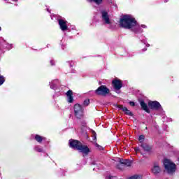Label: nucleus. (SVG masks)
Listing matches in <instances>:
<instances>
[{
    "mask_svg": "<svg viewBox=\"0 0 179 179\" xmlns=\"http://www.w3.org/2000/svg\"><path fill=\"white\" fill-rule=\"evenodd\" d=\"M119 25L123 29L131 30V31H134L136 34L143 33V29H146L147 27L145 24L139 25L136 20H135V17L131 15H123L119 21Z\"/></svg>",
    "mask_w": 179,
    "mask_h": 179,
    "instance_id": "f257e3e1",
    "label": "nucleus"
},
{
    "mask_svg": "<svg viewBox=\"0 0 179 179\" xmlns=\"http://www.w3.org/2000/svg\"><path fill=\"white\" fill-rule=\"evenodd\" d=\"M69 145L70 148L77 149V150H79V152H81V153H83V155H89V152H90L89 147L82 144L80 141L76 140H70Z\"/></svg>",
    "mask_w": 179,
    "mask_h": 179,
    "instance_id": "f03ea898",
    "label": "nucleus"
},
{
    "mask_svg": "<svg viewBox=\"0 0 179 179\" xmlns=\"http://www.w3.org/2000/svg\"><path fill=\"white\" fill-rule=\"evenodd\" d=\"M164 169L168 174H173L176 173V164L173 163L171 160L165 159L164 160Z\"/></svg>",
    "mask_w": 179,
    "mask_h": 179,
    "instance_id": "7ed1b4c3",
    "label": "nucleus"
},
{
    "mask_svg": "<svg viewBox=\"0 0 179 179\" xmlns=\"http://www.w3.org/2000/svg\"><path fill=\"white\" fill-rule=\"evenodd\" d=\"M74 114L78 120L83 117V107L79 104L74 106Z\"/></svg>",
    "mask_w": 179,
    "mask_h": 179,
    "instance_id": "20e7f679",
    "label": "nucleus"
},
{
    "mask_svg": "<svg viewBox=\"0 0 179 179\" xmlns=\"http://www.w3.org/2000/svg\"><path fill=\"white\" fill-rule=\"evenodd\" d=\"M95 93L98 94V96H107L108 93H110V90L106 87V85H101L98 89L95 91Z\"/></svg>",
    "mask_w": 179,
    "mask_h": 179,
    "instance_id": "39448f33",
    "label": "nucleus"
},
{
    "mask_svg": "<svg viewBox=\"0 0 179 179\" xmlns=\"http://www.w3.org/2000/svg\"><path fill=\"white\" fill-rule=\"evenodd\" d=\"M132 166V162L128 159H120L119 164L117 165V169L122 170L125 167H131Z\"/></svg>",
    "mask_w": 179,
    "mask_h": 179,
    "instance_id": "423d86ee",
    "label": "nucleus"
},
{
    "mask_svg": "<svg viewBox=\"0 0 179 179\" xmlns=\"http://www.w3.org/2000/svg\"><path fill=\"white\" fill-rule=\"evenodd\" d=\"M102 20L105 24H113V20L110 19V15L107 11H102Z\"/></svg>",
    "mask_w": 179,
    "mask_h": 179,
    "instance_id": "0eeeda50",
    "label": "nucleus"
},
{
    "mask_svg": "<svg viewBox=\"0 0 179 179\" xmlns=\"http://www.w3.org/2000/svg\"><path fill=\"white\" fill-rule=\"evenodd\" d=\"M13 48L12 44L6 43V41L3 40V38H0V50H3L6 48L7 50H10Z\"/></svg>",
    "mask_w": 179,
    "mask_h": 179,
    "instance_id": "6e6552de",
    "label": "nucleus"
},
{
    "mask_svg": "<svg viewBox=\"0 0 179 179\" xmlns=\"http://www.w3.org/2000/svg\"><path fill=\"white\" fill-rule=\"evenodd\" d=\"M148 106L150 108H152V110H162V105L157 101H149Z\"/></svg>",
    "mask_w": 179,
    "mask_h": 179,
    "instance_id": "1a4fd4ad",
    "label": "nucleus"
},
{
    "mask_svg": "<svg viewBox=\"0 0 179 179\" xmlns=\"http://www.w3.org/2000/svg\"><path fill=\"white\" fill-rule=\"evenodd\" d=\"M112 84L113 85L115 90H116L117 92H118V90H120L121 87H122V82H121L120 80H118V79L113 80L112 81Z\"/></svg>",
    "mask_w": 179,
    "mask_h": 179,
    "instance_id": "9d476101",
    "label": "nucleus"
},
{
    "mask_svg": "<svg viewBox=\"0 0 179 179\" xmlns=\"http://www.w3.org/2000/svg\"><path fill=\"white\" fill-rule=\"evenodd\" d=\"M151 172L155 175L161 173L162 168H160V165H159L157 163H155L151 168Z\"/></svg>",
    "mask_w": 179,
    "mask_h": 179,
    "instance_id": "9b49d317",
    "label": "nucleus"
},
{
    "mask_svg": "<svg viewBox=\"0 0 179 179\" xmlns=\"http://www.w3.org/2000/svg\"><path fill=\"white\" fill-rule=\"evenodd\" d=\"M68 22L64 20H59V25L62 31L68 30Z\"/></svg>",
    "mask_w": 179,
    "mask_h": 179,
    "instance_id": "f8f14e48",
    "label": "nucleus"
},
{
    "mask_svg": "<svg viewBox=\"0 0 179 179\" xmlns=\"http://www.w3.org/2000/svg\"><path fill=\"white\" fill-rule=\"evenodd\" d=\"M118 108H120V110H122L123 112L125 113V114H127V115L132 116V112H131V110H128V108H127V107L122 106V105H119Z\"/></svg>",
    "mask_w": 179,
    "mask_h": 179,
    "instance_id": "ddd939ff",
    "label": "nucleus"
},
{
    "mask_svg": "<svg viewBox=\"0 0 179 179\" xmlns=\"http://www.w3.org/2000/svg\"><path fill=\"white\" fill-rule=\"evenodd\" d=\"M141 106L143 108V110H144V111H145L146 113H150V110H149V108H148V104H146V103H145V101H141L140 102Z\"/></svg>",
    "mask_w": 179,
    "mask_h": 179,
    "instance_id": "4468645a",
    "label": "nucleus"
},
{
    "mask_svg": "<svg viewBox=\"0 0 179 179\" xmlns=\"http://www.w3.org/2000/svg\"><path fill=\"white\" fill-rule=\"evenodd\" d=\"M67 100L69 103H72L73 101V97L72 96V90H69L66 92Z\"/></svg>",
    "mask_w": 179,
    "mask_h": 179,
    "instance_id": "2eb2a0df",
    "label": "nucleus"
},
{
    "mask_svg": "<svg viewBox=\"0 0 179 179\" xmlns=\"http://www.w3.org/2000/svg\"><path fill=\"white\" fill-rule=\"evenodd\" d=\"M34 139L36 140V142H38V143H41V142H43V141H44V139H45V138H44L38 134H36L34 136Z\"/></svg>",
    "mask_w": 179,
    "mask_h": 179,
    "instance_id": "dca6fc26",
    "label": "nucleus"
},
{
    "mask_svg": "<svg viewBox=\"0 0 179 179\" xmlns=\"http://www.w3.org/2000/svg\"><path fill=\"white\" fill-rule=\"evenodd\" d=\"M141 147L146 152H149V150H150L152 149V147H150L149 145H148L146 143L141 144Z\"/></svg>",
    "mask_w": 179,
    "mask_h": 179,
    "instance_id": "f3484780",
    "label": "nucleus"
},
{
    "mask_svg": "<svg viewBox=\"0 0 179 179\" xmlns=\"http://www.w3.org/2000/svg\"><path fill=\"white\" fill-rule=\"evenodd\" d=\"M127 179H143V178L142 177V175L136 174L129 177Z\"/></svg>",
    "mask_w": 179,
    "mask_h": 179,
    "instance_id": "a211bd4d",
    "label": "nucleus"
},
{
    "mask_svg": "<svg viewBox=\"0 0 179 179\" xmlns=\"http://www.w3.org/2000/svg\"><path fill=\"white\" fill-rule=\"evenodd\" d=\"M57 80H52L50 83V89H53V90H55Z\"/></svg>",
    "mask_w": 179,
    "mask_h": 179,
    "instance_id": "6ab92c4d",
    "label": "nucleus"
},
{
    "mask_svg": "<svg viewBox=\"0 0 179 179\" xmlns=\"http://www.w3.org/2000/svg\"><path fill=\"white\" fill-rule=\"evenodd\" d=\"M34 150H36V152H38L39 153L44 152V150L43 149V148L40 147V145L35 146Z\"/></svg>",
    "mask_w": 179,
    "mask_h": 179,
    "instance_id": "aec40b11",
    "label": "nucleus"
},
{
    "mask_svg": "<svg viewBox=\"0 0 179 179\" xmlns=\"http://www.w3.org/2000/svg\"><path fill=\"white\" fill-rule=\"evenodd\" d=\"M89 2H94L96 5H100L101 2H103V0H87Z\"/></svg>",
    "mask_w": 179,
    "mask_h": 179,
    "instance_id": "412c9836",
    "label": "nucleus"
},
{
    "mask_svg": "<svg viewBox=\"0 0 179 179\" xmlns=\"http://www.w3.org/2000/svg\"><path fill=\"white\" fill-rule=\"evenodd\" d=\"M5 83V78H3V76L0 75V86L3 85Z\"/></svg>",
    "mask_w": 179,
    "mask_h": 179,
    "instance_id": "4be33fe9",
    "label": "nucleus"
},
{
    "mask_svg": "<svg viewBox=\"0 0 179 179\" xmlns=\"http://www.w3.org/2000/svg\"><path fill=\"white\" fill-rule=\"evenodd\" d=\"M138 141L141 143H143V141H145V136L141 135L138 137Z\"/></svg>",
    "mask_w": 179,
    "mask_h": 179,
    "instance_id": "5701e85b",
    "label": "nucleus"
},
{
    "mask_svg": "<svg viewBox=\"0 0 179 179\" xmlns=\"http://www.w3.org/2000/svg\"><path fill=\"white\" fill-rule=\"evenodd\" d=\"M83 104L84 106H87L88 104H90V100L86 99L85 101H84Z\"/></svg>",
    "mask_w": 179,
    "mask_h": 179,
    "instance_id": "b1692460",
    "label": "nucleus"
},
{
    "mask_svg": "<svg viewBox=\"0 0 179 179\" xmlns=\"http://www.w3.org/2000/svg\"><path fill=\"white\" fill-rule=\"evenodd\" d=\"M95 146H96V148H97V149H98L99 150H103V147H101V146L99 145V144L96 143V144H95Z\"/></svg>",
    "mask_w": 179,
    "mask_h": 179,
    "instance_id": "393cba45",
    "label": "nucleus"
},
{
    "mask_svg": "<svg viewBox=\"0 0 179 179\" xmlns=\"http://www.w3.org/2000/svg\"><path fill=\"white\" fill-rule=\"evenodd\" d=\"M106 179H117V178L115 176H109L106 177Z\"/></svg>",
    "mask_w": 179,
    "mask_h": 179,
    "instance_id": "a878e982",
    "label": "nucleus"
},
{
    "mask_svg": "<svg viewBox=\"0 0 179 179\" xmlns=\"http://www.w3.org/2000/svg\"><path fill=\"white\" fill-rule=\"evenodd\" d=\"M92 134H93V135H94V136H93V140H94V141H96V131H92Z\"/></svg>",
    "mask_w": 179,
    "mask_h": 179,
    "instance_id": "bb28decb",
    "label": "nucleus"
},
{
    "mask_svg": "<svg viewBox=\"0 0 179 179\" xmlns=\"http://www.w3.org/2000/svg\"><path fill=\"white\" fill-rule=\"evenodd\" d=\"M129 104H130V106H131V107H134L135 106V103L132 102V101H130Z\"/></svg>",
    "mask_w": 179,
    "mask_h": 179,
    "instance_id": "cd10ccee",
    "label": "nucleus"
},
{
    "mask_svg": "<svg viewBox=\"0 0 179 179\" xmlns=\"http://www.w3.org/2000/svg\"><path fill=\"white\" fill-rule=\"evenodd\" d=\"M7 1L10 3L11 1H13V2H17V0H7Z\"/></svg>",
    "mask_w": 179,
    "mask_h": 179,
    "instance_id": "c85d7f7f",
    "label": "nucleus"
},
{
    "mask_svg": "<svg viewBox=\"0 0 179 179\" xmlns=\"http://www.w3.org/2000/svg\"><path fill=\"white\" fill-rule=\"evenodd\" d=\"M135 151H136V152H139V148H136L135 149Z\"/></svg>",
    "mask_w": 179,
    "mask_h": 179,
    "instance_id": "c756f323",
    "label": "nucleus"
},
{
    "mask_svg": "<svg viewBox=\"0 0 179 179\" xmlns=\"http://www.w3.org/2000/svg\"><path fill=\"white\" fill-rule=\"evenodd\" d=\"M50 64H51V65H54V61H50Z\"/></svg>",
    "mask_w": 179,
    "mask_h": 179,
    "instance_id": "7c9ffc66",
    "label": "nucleus"
},
{
    "mask_svg": "<svg viewBox=\"0 0 179 179\" xmlns=\"http://www.w3.org/2000/svg\"><path fill=\"white\" fill-rule=\"evenodd\" d=\"M147 46H148V47H149V46H150V45H149V44H148V45H147Z\"/></svg>",
    "mask_w": 179,
    "mask_h": 179,
    "instance_id": "2f4dec72",
    "label": "nucleus"
},
{
    "mask_svg": "<svg viewBox=\"0 0 179 179\" xmlns=\"http://www.w3.org/2000/svg\"><path fill=\"white\" fill-rule=\"evenodd\" d=\"M146 50H147V49H146V48H145V49H144V51H146Z\"/></svg>",
    "mask_w": 179,
    "mask_h": 179,
    "instance_id": "473e14b6",
    "label": "nucleus"
},
{
    "mask_svg": "<svg viewBox=\"0 0 179 179\" xmlns=\"http://www.w3.org/2000/svg\"><path fill=\"white\" fill-rule=\"evenodd\" d=\"M1 30H2V29H1V27H0V31H1Z\"/></svg>",
    "mask_w": 179,
    "mask_h": 179,
    "instance_id": "72a5a7b5",
    "label": "nucleus"
},
{
    "mask_svg": "<svg viewBox=\"0 0 179 179\" xmlns=\"http://www.w3.org/2000/svg\"><path fill=\"white\" fill-rule=\"evenodd\" d=\"M144 44H146V42H144Z\"/></svg>",
    "mask_w": 179,
    "mask_h": 179,
    "instance_id": "f704fd0d",
    "label": "nucleus"
}]
</instances>
